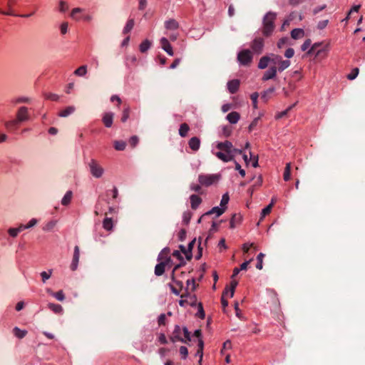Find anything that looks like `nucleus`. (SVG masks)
I'll return each mask as SVG.
<instances>
[{
  "label": "nucleus",
  "mask_w": 365,
  "mask_h": 365,
  "mask_svg": "<svg viewBox=\"0 0 365 365\" xmlns=\"http://www.w3.org/2000/svg\"><path fill=\"white\" fill-rule=\"evenodd\" d=\"M134 24H135L134 19H129L127 21L126 25L125 26V27L123 29V33L124 34H128L133 29Z\"/></svg>",
  "instance_id": "28"
},
{
  "label": "nucleus",
  "mask_w": 365,
  "mask_h": 365,
  "mask_svg": "<svg viewBox=\"0 0 365 365\" xmlns=\"http://www.w3.org/2000/svg\"><path fill=\"white\" fill-rule=\"evenodd\" d=\"M304 35V30L302 29H294L291 31V36L294 39H298Z\"/></svg>",
  "instance_id": "24"
},
{
  "label": "nucleus",
  "mask_w": 365,
  "mask_h": 365,
  "mask_svg": "<svg viewBox=\"0 0 365 365\" xmlns=\"http://www.w3.org/2000/svg\"><path fill=\"white\" fill-rule=\"evenodd\" d=\"M51 274H52V269H50V270L48 271V272H42L41 273V277H42V281H43V282H46V280L48 279L51 277Z\"/></svg>",
  "instance_id": "55"
},
{
  "label": "nucleus",
  "mask_w": 365,
  "mask_h": 365,
  "mask_svg": "<svg viewBox=\"0 0 365 365\" xmlns=\"http://www.w3.org/2000/svg\"><path fill=\"white\" fill-rule=\"evenodd\" d=\"M88 167L93 177L99 178L103 175L104 170L96 160L92 159L88 163Z\"/></svg>",
  "instance_id": "3"
},
{
  "label": "nucleus",
  "mask_w": 365,
  "mask_h": 365,
  "mask_svg": "<svg viewBox=\"0 0 365 365\" xmlns=\"http://www.w3.org/2000/svg\"><path fill=\"white\" fill-rule=\"evenodd\" d=\"M45 98L48 100H51L53 101H57L59 99V96L56 93H45Z\"/></svg>",
  "instance_id": "47"
},
{
  "label": "nucleus",
  "mask_w": 365,
  "mask_h": 365,
  "mask_svg": "<svg viewBox=\"0 0 365 365\" xmlns=\"http://www.w3.org/2000/svg\"><path fill=\"white\" fill-rule=\"evenodd\" d=\"M179 247H180V251H181L183 254H185V257H186V259H187V260H190V259H192V252H188V250H187V249H186V248L185 247V246H183V245H180V246H179Z\"/></svg>",
  "instance_id": "45"
},
{
  "label": "nucleus",
  "mask_w": 365,
  "mask_h": 365,
  "mask_svg": "<svg viewBox=\"0 0 365 365\" xmlns=\"http://www.w3.org/2000/svg\"><path fill=\"white\" fill-rule=\"evenodd\" d=\"M73 193L71 191H67L61 200V204L63 205H68L71 200Z\"/></svg>",
  "instance_id": "31"
},
{
  "label": "nucleus",
  "mask_w": 365,
  "mask_h": 365,
  "mask_svg": "<svg viewBox=\"0 0 365 365\" xmlns=\"http://www.w3.org/2000/svg\"><path fill=\"white\" fill-rule=\"evenodd\" d=\"M165 27L168 30L173 31L178 29L179 24L176 20L170 19L165 22Z\"/></svg>",
  "instance_id": "17"
},
{
  "label": "nucleus",
  "mask_w": 365,
  "mask_h": 365,
  "mask_svg": "<svg viewBox=\"0 0 365 365\" xmlns=\"http://www.w3.org/2000/svg\"><path fill=\"white\" fill-rule=\"evenodd\" d=\"M114 114L111 112L106 113L103 116V123L107 128H110L113 125Z\"/></svg>",
  "instance_id": "14"
},
{
  "label": "nucleus",
  "mask_w": 365,
  "mask_h": 365,
  "mask_svg": "<svg viewBox=\"0 0 365 365\" xmlns=\"http://www.w3.org/2000/svg\"><path fill=\"white\" fill-rule=\"evenodd\" d=\"M220 175H204L200 174L198 175V181L201 185L210 186L215 182L219 180Z\"/></svg>",
  "instance_id": "2"
},
{
  "label": "nucleus",
  "mask_w": 365,
  "mask_h": 365,
  "mask_svg": "<svg viewBox=\"0 0 365 365\" xmlns=\"http://www.w3.org/2000/svg\"><path fill=\"white\" fill-rule=\"evenodd\" d=\"M48 292L50 293L53 297H54L57 300L62 302L65 299V296L62 290H60L57 292H53L51 290H48Z\"/></svg>",
  "instance_id": "33"
},
{
  "label": "nucleus",
  "mask_w": 365,
  "mask_h": 365,
  "mask_svg": "<svg viewBox=\"0 0 365 365\" xmlns=\"http://www.w3.org/2000/svg\"><path fill=\"white\" fill-rule=\"evenodd\" d=\"M264 47V40L262 38H256L251 43L252 51L259 54L262 53Z\"/></svg>",
  "instance_id": "7"
},
{
  "label": "nucleus",
  "mask_w": 365,
  "mask_h": 365,
  "mask_svg": "<svg viewBox=\"0 0 365 365\" xmlns=\"http://www.w3.org/2000/svg\"><path fill=\"white\" fill-rule=\"evenodd\" d=\"M160 43L162 48L170 56L174 55L173 48L169 43L168 40L165 37L161 38Z\"/></svg>",
  "instance_id": "10"
},
{
  "label": "nucleus",
  "mask_w": 365,
  "mask_h": 365,
  "mask_svg": "<svg viewBox=\"0 0 365 365\" xmlns=\"http://www.w3.org/2000/svg\"><path fill=\"white\" fill-rule=\"evenodd\" d=\"M240 115L236 111H232L227 114L226 118L232 124H235L240 120Z\"/></svg>",
  "instance_id": "19"
},
{
  "label": "nucleus",
  "mask_w": 365,
  "mask_h": 365,
  "mask_svg": "<svg viewBox=\"0 0 365 365\" xmlns=\"http://www.w3.org/2000/svg\"><path fill=\"white\" fill-rule=\"evenodd\" d=\"M232 147H233L232 143L228 140H225V142L219 143L217 145V148H218L219 150H220L226 153L232 154Z\"/></svg>",
  "instance_id": "8"
},
{
  "label": "nucleus",
  "mask_w": 365,
  "mask_h": 365,
  "mask_svg": "<svg viewBox=\"0 0 365 365\" xmlns=\"http://www.w3.org/2000/svg\"><path fill=\"white\" fill-rule=\"evenodd\" d=\"M16 119L20 123L28 120L29 119L28 108L25 106L20 107L17 110Z\"/></svg>",
  "instance_id": "5"
},
{
  "label": "nucleus",
  "mask_w": 365,
  "mask_h": 365,
  "mask_svg": "<svg viewBox=\"0 0 365 365\" xmlns=\"http://www.w3.org/2000/svg\"><path fill=\"white\" fill-rule=\"evenodd\" d=\"M20 123L16 119L11 120L6 123L5 125L9 130H16Z\"/></svg>",
  "instance_id": "32"
},
{
  "label": "nucleus",
  "mask_w": 365,
  "mask_h": 365,
  "mask_svg": "<svg viewBox=\"0 0 365 365\" xmlns=\"http://www.w3.org/2000/svg\"><path fill=\"white\" fill-rule=\"evenodd\" d=\"M190 128L188 125L185 123H182L180 126L179 134L181 137L184 138L187 135V132L189 131Z\"/></svg>",
  "instance_id": "30"
},
{
  "label": "nucleus",
  "mask_w": 365,
  "mask_h": 365,
  "mask_svg": "<svg viewBox=\"0 0 365 365\" xmlns=\"http://www.w3.org/2000/svg\"><path fill=\"white\" fill-rule=\"evenodd\" d=\"M170 340L175 343L176 341H181L186 343V340L181 337V328L179 325H175L172 335L170 336Z\"/></svg>",
  "instance_id": "6"
},
{
  "label": "nucleus",
  "mask_w": 365,
  "mask_h": 365,
  "mask_svg": "<svg viewBox=\"0 0 365 365\" xmlns=\"http://www.w3.org/2000/svg\"><path fill=\"white\" fill-rule=\"evenodd\" d=\"M240 84V82L238 79L230 81L227 83V89L230 91V93L232 94L235 93L239 89Z\"/></svg>",
  "instance_id": "13"
},
{
  "label": "nucleus",
  "mask_w": 365,
  "mask_h": 365,
  "mask_svg": "<svg viewBox=\"0 0 365 365\" xmlns=\"http://www.w3.org/2000/svg\"><path fill=\"white\" fill-rule=\"evenodd\" d=\"M170 261V257H167L165 262H161L156 264L155 267V274L161 276L165 272V266Z\"/></svg>",
  "instance_id": "11"
},
{
  "label": "nucleus",
  "mask_w": 365,
  "mask_h": 365,
  "mask_svg": "<svg viewBox=\"0 0 365 365\" xmlns=\"http://www.w3.org/2000/svg\"><path fill=\"white\" fill-rule=\"evenodd\" d=\"M56 225V222L51 221L48 222L46 226L43 227V230L46 231L51 230Z\"/></svg>",
  "instance_id": "63"
},
{
  "label": "nucleus",
  "mask_w": 365,
  "mask_h": 365,
  "mask_svg": "<svg viewBox=\"0 0 365 365\" xmlns=\"http://www.w3.org/2000/svg\"><path fill=\"white\" fill-rule=\"evenodd\" d=\"M75 110L76 108L74 106H68L64 110H61L58 115L60 117L66 118L72 114Z\"/></svg>",
  "instance_id": "23"
},
{
  "label": "nucleus",
  "mask_w": 365,
  "mask_h": 365,
  "mask_svg": "<svg viewBox=\"0 0 365 365\" xmlns=\"http://www.w3.org/2000/svg\"><path fill=\"white\" fill-rule=\"evenodd\" d=\"M272 207V205H268L266 207H264L261 212V217L260 220H262V219L267 215H269L271 212Z\"/></svg>",
  "instance_id": "44"
},
{
  "label": "nucleus",
  "mask_w": 365,
  "mask_h": 365,
  "mask_svg": "<svg viewBox=\"0 0 365 365\" xmlns=\"http://www.w3.org/2000/svg\"><path fill=\"white\" fill-rule=\"evenodd\" d=\"M68 9V6L66 2L63 1H61L59 2V11L61 12H66Z\"/></svg>",
  "instance_id": "54"
},
{
  "label": "nucleus",
  "mask_w": 365,
  "mask_h": 365,
  "mask_svg": "<svg viewBox=\"0 0 365 365\" xmlns=\"http://www.w3.org/2000/svg\"><path fill=\"white\" fill-rule=\"evenodd\" d=\"M198 349L196 351V356H198L200 358L202 359L203 357V348H204V342L202 339L198 340Z\"/></svg>",
  "instance_id": "37"
},
{
  "label": "nucleus",
  "mask_w": 365,
  "mask_h": 365,
  "mask_svg": "<svg viewBox=\"0 0 365 365\" xmlns=\"http://www.w3.org/2000/svg\"><path fill=\"white\" fill-rule=\"evenodd\" d=\"M259 97V94L257 92H255L251 94L250 98L253 103V106L255 108H257V98Z\"/></svg>",
  "instance_id": "59"
},
{
  "label": "nucleus",
  "mask_w": 365,
  "mask_h": 365,
  "mask_svg": "<svg viewBox=\"0 0 365 365\" xmlns=\"http://www.w3.org/2000/svg\"><path fill=\"white\" fill-rule=\"evenodd\" d=\"M215 155L223 162H230L233 160V155L225 152H217Z\"/></svg>",
  "instance_id": "21"
},
{
  "label": "nucleus",
  "mask_w": 365,
  "mask_h": 365,
  "mask_svg": "<svg viewBox=\"0 0 365 365\" xmlns=\"http://www.w3.org/2000/svg\"><path fill=\"white\" fill-rule=\"evenodd\" d=\"M130 115V108L128 106L125 108L123 110V114L121 117V121L125 123L129 118Z\"/></svg>",
  "instance_id": "43"
},
{
  "label": "nucleus",
  "mask_w": 365,
  "mask_h": 365,
  "mask_svg": "<svg viewBox=\"0 0 365 365\" xmlns=\"http://www.w3.org/2000/svg\"><path fill=\"white\" fill-rule=\"evenodd\" d=\"M238 61L243 66H248L252 60V55L250 50H242L237 55Z\"/></svg>",
  "instance_id": "4"
},
{
  "label": "nucleus",
  "mask_w": 365,
  "mask_h": 365,
  "mask_svg": "<svg viewBox=\"0 0 365 365\" xmlns=\"http://www.w3.org/2000/svg\"><path fill=\"white\" fill-rule=\"evenodd\" d=\"M242 220V216L240 214H234L230 220V228H235Z\"/></svg>",
  "instance_id": "22"
},
{
  "label": "nucleus",
  "mask_w": 365,
  "mask_h": 365,
  "mask_svg": "<svg viewBox=\"0 0 365 365\" xmlns=\"http://www.w3.org/2000/svg\"><path fill=\"white\" fill-rule=\"evenodd\" d=\"M276 13L269 11L263 19L262 32L266 36H269L274 29V20L276 19Z\"/></svg>",
  "instance_id": "1"
},
{
  "label": "nucleus",
  "mask_w": 365,
  "mask_h": 365,
  "mask_svg": "<svg viewBox=\"0 0 365 365\" xmlns=\"http://www.w3.org/2000/svg\"><path fill=\"white\" fill-rule=\"evenodd\" d=\"M259 121V118H255L248 127L249 132H252V130L257 126Z\"/></svg>",
  "instance_id": "62"
},
{
  "label": "nucleus",
  "mask_w": 365,
  "mask_h": 365,
  "mask_svg": "<svg viewBox=\"0 0 365 365\" xmlns=\"http://www.w3.org/2000/svg\"><path fill=\"white\" fill-rule=\"evenodd\" d=\"M277 68L276 66H271L269 70L264 72L262 80L263 81L274 78L277 75Z\"/></svg>",
  "instance_id": "12"
},
{
  "label": "nucleus",
  "mask_w": 365,
  "mask_h": 365,
  "mask_svg": "<svg viewBox=\"0 0 365 365\" xmlns=\"http://www.w3.org/2000/svg\"><path fill=\"white\" fill-rule=\"evenodd\" d=\"M282 57L280 56H278V55H274L272 54V57H270V61L269 63H272L273 64H278L279 65V63L280 61V60H282Z\"/></svg>",
  "instance_id": "53"
},
{
  "label": "nucleus",
  "mask_w": 365,
  "mask_h": 365,
  "mask_svg": "<svg viewBox=\"0 0 365 365\" xmlns=\"http://www.w3.org/2000/svg\"><path fill=\"white\" fill-rule=\"evenodd\" d=\"M290 176H291V165H290V163H287L286 165V167L284 169L283 178L285 181H288L290 179Z\"/></svg>",
  "instance_id": "40"
},
{
  "label": "nucleus",
  "mask_w": 365,
  "mask_h": 365,
  "mask_svg": "<svg viewBox=\"0 0 365 365\" xmlns=\"http://www.w3.org/2000/svg\"><path fill=\"white\" fill-rule=\"evenodd\" d=\"M14 334L19 339H23L27 334V331L21 330L19 327H16L13 329Z\"/></svg>",
  "instance_id": "26"
},
{
  "label": "nucleus",
  "mask_w": 365,
  "mask_h": 365,
  "mask_svg": "<svg viewBox=\"0 0 365 365\" xmlns=\"http://www.w3.org/2000/svg\"><path fill=\"white\" fill-rule=\"evenodd\" d=\"M31 99L27 97H19L11 100V103L14 105L19 103H29Z\"/></svg>",
  "instance_id": "35"
},
{
  "label": "nucleus",
  "mask_w": 365,
  "mask_h": 365,
  "mask_svg": "<svg viewBox=\"0 0 365 365\" xmlns=\"http://www.w3.org/2000/svg\"><path fill=\"white\" fill-rule=\"evenodd\" d=\"M192 217V213L189 211L187 212H185L183 213V222L186 225H187L190 221V219Z\"/></svg>",
  "instance_id": "52"
},
{
  "label": "nucleus",
  "mask_w": 365,
  "mask_h": 365,
  "mask_svg": "<svg viewBox=\"0 0 365 365\" xmlns=\"http://www.w3.org/2000/svg\"><path fill=\"white\" fill-rule=\"evenodd\" d=\"M191 207L193 210H196L200 204L202 202V199L197 195H192L190 197Z\"/></svg>",
  "instance_id": "20"
},
{
  "label": "nucleus",
  "mask_w": 365,
  "mask_h": 365,
  "mask_svg": "<svg viewBox=\"0 0 365 365\" xmlns=\"http://www.w3.org/2000/svg\"><path fill=\"white\" fill-rule=\"evenodd\" d=\"M322 45V43H314L310 49L307 51V56L315 55V57L318 56L322 52V49L317 50V48Z\"/></svg>",
  "instance_id": "15"
},
{
  "label": "nucleus",
  "mask_w": 365,
  "mask_h": 365,
  "mask_svg": "<svg viewBox=\"0 0 365 365\" xmlns=\"http://www.w3.org/2000/svg\"><path fill=\"white\" fill-rule=\"evenodd\" d=\"M225 211V207H214L210 211L205 212L203 216L210 215L215 214L216 217H219L222 215Z\"/></svg>",
  "instance_id": "18"
},
{
  "label": "nucleus",
  "mask_w": 365,
  "mask_h": 365,
  "mask_svg": "<svg viewBox=\"0 0 365 365\" xmlns=\"http://www.w3.org/2000/svg\"><path fill=\"white\" fill-rule=\"evenodd\" d=\"M79 257H80V250L78 246H75L74 247V252H73V256L72 262L71 264V269L72 271H75L78 267V264L79 262Z\"/></svg>",
  "instance_id": "9"
},
{
  "label": "nucleus",
  "mask_w": 365,
  "mask_h": 365,
  "mask_svg": "<svg viewBox=\"0 0 365 365\" xmlns=\"http://www.w3.org/2000/svg\"><path fill=\"white\" fill-rule=\"evenodd\" d=\"M230 200V197L228 193H225L222 195V200L220 202V206L221 207H226Z\"/></svg>",
  "instance_id": "49"
},
{
  "label": "nucleus",
  "mask_w": 365,
  "mask_h": 365,
  "mask_svg": "<svg viewBox=\"0 0 365 365\" xmlns=\"http://www.w3.org/2000/svg\"><path fill=\"white\" fill-rule=\"evenodd\" d=\"M83 11V9H81V8H75V9H73L72 10V11H71V16L73 19H76V20H79V18H78V17L76 16V15H77L78 14L81 13Z\"/></svg>",
  "instance_id": "51"
},
{
  "label": "nucleus",
  "mask_w": 365,
  "mask_h": 365,
  "mask_svg": "<svg viewBox=\"0 0 365 365\" xmlns=\"http://www.w3.org/2000/svg\"><path fill=\"white\" fill-rule=\"evenodd\" d=\"M87 73V66H81L74 71V74L78 76H83Z\"/></svg>",
  "instance_id": "39"
},
{
  "label": "nucleus",
  "mask_w": 365,
  "mask_h": 365,
  "mask_svg": "<svg viewBox=\"0 0 365 365\" xmlns=\"http://www.w3.org/2000/svg\"><path fill=\"white\" fill-rule=\"evenodd\" d=\"M139 139L136 135L132 136L129 140V143L131 147L134 148L138 143Z\"/></svg>",
  "instance_id": "58"
},
{
  "label": "nucleus",
  "mask_w": 365,
  "mask_h": 365,
  "mask_svg": "<svg viewBox=\"0 0 365 365\" xmlns=\"http://www.w3.org/2000/svg\"><path fill=\"white\" fill-rule=\"evenodd\" d=\"M68 28V24L67 22H63L61 25V34L64 35L67 33Z\"/></svg>",
  "instance_id": "61"
},
{
  "label": "nucleus",
  "mask_w": 365,
  "mask_h": 365,
  "mask_svg": "<svg viewBox=\"0 0 365 365\" xmlns=\"http://www.w3.org/2000/svg\"><path fill=\"white\" fill-rule=\"evenodd\" d=\"M48 307L56 314H59L63 311V308L60 304L49 303Z\"/></svg>",
  "instance_id": "34"
},
{
  "label": "nucleus",
  "mask_w": 365,
  "mask_h": 365,
  "mask_svg": "<svg viewBox=\"0 0 365 365\" xmlns=\"http://www.w3.org/2000/svg\"><path fill=\"white\" fill-rule=\"evenodd\" d=\"M126 143L123 140L114 141V148L116 150H123L125 148Z\"/></svg>",
  "instance_id": "41"
},
{
  "label": "nucleus",
  "mask_w": 365,
  "mask_h": 365,
  "mask_svg": "<svg viewBox=\"0 0 365 365\" xmlns=\"http://www.w3.org/2000/svg\"><path fill=\"white\" fill-rule=\"evenodd\" d=\"M179 351L183 359L187 358V356L188 355V350H187V347H185L184 346H180Z\"/></svg>",
  "instance_id": "56"
},
{
  "label": "nucleus",
  "mask_w": 365,
  "mask_h": 365,
  "mask_svg": "<svg viewBox=\"0 0 365 365\" xmlns=\"http://www.w3.org/2000/svg\"><path fill=\"white\" fill-rule=\"evenodd\" d=\"M197 307H198V312L196 314V315L200 318V319H204L205 317V312H204V309H203V307H202V303H199L197 304Z\"/></svg>",
  "instance_id": "48"
},
{
  "label": "nucleus",
  "mask_w": 365,
  "mask_h": 365,
  "mask_svg": "<svg viewBox=\"0 0 365 365\" xmlns=\"http://www.w3.org/2000/svg\"><path fill=\"white\" fill-rule=\"evenodd\" d=\"M182 331H183L184 336H185L184 339L186 340L185 344H187L188 341H190L191 340L190 333L186 327H183Z\"/></svg>",
  "instance_id": "60"
},
{
  "label": "nucleus",
  "mask_w": 365,
  "mask_h": 365,
  "mask_svg": "<svg viewBox=\"0 0 365 365\" xmlns=\"http://www.w3.org/2000/svg\"><path fill=\"white\" fill-rule=\"evenodd\" d=\"M190 188L192 191H195V192L200 193V194L202 193V192H201L202 188L200 185L192 183L190 185Z\"/></svg>",
  "instance_id": "57"
},
{
  "label": "nucleus",
  "mask_w": 365,
  "mask_h": 365,
  "mask_svg": "<svg viewBox=\"0 0 365 365\" xmlns=\"http://www.w3.org/2000/svg\"><path fill=\"white\" fill-rule=\"evenodd\" d=\"M189 147L194 151H197L200 148V140L197 137H192L189 140Z\"/></svg>",
  "instance_id": "16"
},
{
  "label": "nucleus",
  "mask_w": 365,
  "mask_h": 365,
  "mask_svg": "<svg viewBox=\"0 0 365 365\" xmlns=\"http://www.w3.org/2000/svg\"><path fill=\"white\" fill-rule=\"evenodd\" d=\"M227 294H228V290H227V288H225V290L223 291V293H222V295L221 297V303H222V307L224 309H225L228 305V302L225 299V295H227Z\"/></svg>",
  "instance_id": "46"
},
{
  "label": "nucleus",
  "mask_w": 365,
  "mask_h": 365,
  "mask_svg": "<svg viewBox=\"0 0 365 365\" xmlns=\"http://www.w3.org/2000/svg\"><path fill=\"white\" fill-rule=\"evenodd\" d=\"M150 46H151V42L149 40L146 39V40L143 41L140 44V46H139L140 52L145 53L150 48Z\"/></svg>",
  "instance_id": "29"
},
{
  "label": "nucleus",
  "mask_w": 365,
  "mask_h": 365,
  "mask_svg": "<svg viewBox=\"0 0 365 365\" xmlns=\"http://www.w3.org/2000/svg\"><path fill=\"white\" fill-rule=\"evenodd\" d=\"M237 284H238L237 281L234 280L232 279V282H230V287H226V288H227L228 293L230 292V297H233L234 294H235V288L237 286Z\"/></svg>",
  "instance_id": "36"
},
{
  "label": "nucleus",
  "mask_w": 365,
  "mask_h": 365,
  "mask_svg": "<svg viewBox=\"0 0 365 365\" xmlns=\"http://www.w3.org/2000/svg\"><path fill=\"white\" fill-rule=\"evenodd\" d=\"M290 66V61L289 60H280L278 66L279 71H283Z\"/></svg>",
  "instance_id": "38"
},
{
  "label": "nucleus",
  "mask_w": 365,
  "mask_h": 365,
  "mask_svg": "<svg viewBox=\"0 0 365 365\" xmlns=\"http://www.w3.org/2000/svg\"><path fill=\"white\" fill-rule=\"evenodd\" d=\"M264 257V254L260 252L257 257V263L256 264V268L258 269H262V267H263V265H262V261H263V258Z\"/></svg>",
  "instance_id": "42"
},
{
  "label": "nucleus",
  "mask_w": 365,
  "mask_h": 365,
  "mask_svg": "<svg viewBox=\"0 0 365 365\" xmlns=\"http://www.w3.org/2000/svg\"><path fill=\"white\" fill-rule=\"evenodd\" d=\"M294 54V51L293 48H289L286 50L285 53H284V56L285 57L288 58H292Z\"/></svg>",
  "instance_id": "64"
},
{
  "label": "nucleus",
  "mask_w": 365,
  "mask_h": 365,
  "mask_svg": "<svg viewBox=\"0 0 365 365\" xmlns=\"http://www.w3.org/2000/svg\"><path fill=\"white\" fill-rule=\"evenodd\" d=\"M103 227L105 230L110 231L113 229L112 218L106 217L103 222Z\"/></svg>",
  "instance_id": "27"
},
{
  "label": "nucleus",
  "mask_w": 365,
  "mask_h": 365,
  "mask_svg": "<svg viewBox=\"0 0 365 365\" xmlns=\"http://www.w3.org/2000/svg\"><path fill=\"white\" fill-rule=\"evenodd\" d=\"M359 72V70L358 68H354L351 72L347 76L348 79L349 80H354L356 78Z\"/></svg>",
  "instance_id": "50"
},
{
  "label": "nucleus",
  "mask_w": 365,
  "mask_h": 365,
  "mask_svg": "<svg viewBox=\"0 0 365 365\" xmlns=\"http://www.w3.org/2000/svg\"><path fill=\"white\" fill-rule=\"evenodd\" d=\"M270 61V57L269 56H263L260 58L259 62L258 63V68L260 69H264L267 67L268 63Z\"/></svg>",
  "instance_id": "25"
}]
</instances>
